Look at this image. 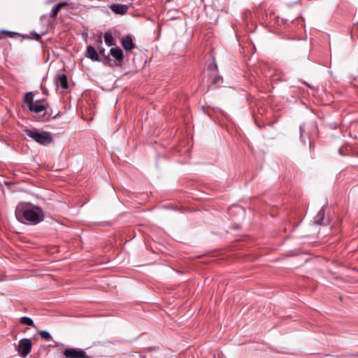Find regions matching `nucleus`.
Instances as JSON below:
<instances>
[{
  "label": "nucleus",
  "instance_id": "f257e3e1",
  "mask_svg": "<svg viewBox=\"0 0 358 358\" xmlns=\"http://www.w3.org/2000/svg\"><path fill=\"white\" fill-rule=\"evenodd\" d=\"M17 220L22 223H29L31 224H37L44 220V213L43 210L36 206L31 208L27 204L18 205L15 211Z\"/></svg>",
  "mask_w": 358,
  "mask_h": 358
},
{
  "label": "nucleus",
  "instance_id": "f03ea898",
  "mask_svg": "<svg viewBox=\"0 0 358 358\" xmlns=\"http://www.w3.org/2000/svg\"><path fill=\"white\" fill-rule=\"evenodd\" d=\"M24 132L29 137L41 145H47L52 141L51 134L48 131L26 129Z\"/></svg>",
  "mask_w": 358,
  "mask_h": 358
},
{
  "label": "nucleus",
  "instance_id": "7ed1b4c3",
  "mask_svg": "<svg viewBox=\"0 0 358 358\" xmlns=\"http://www.w3.org/2000/svg\"><path fill=\"white\" fill-rule=\"evenodd\" d=\"M31 349V343L29 338H22L19 341L17 350L19 355L22 357H26Z\"/></svg>",
  "mask_w": 358,
  "mask_h": 358
},
{
  "label": "nucleus",
  "instance_id": "20e7f679",
  "mask_svg": "<svg viewBox=\"0 0 358 358\" xmlns=\"http://www.w3.org/2000/svg\"><path fill=\"white\" fill-rule=\"evenodd\" d=\"M63 354L66 358H87L86 352L80 348H67Z\"/></svg>",
  "mask_w": 358,
  "mask_h": 358
},
{
  "label": "nucleus",
  "instance_id": "39448f33",
  "mask_svg": "<svg viewBox=\"0 0 358 358\" xmlns=\"http://www.w3.org/2000/svg\"><path fill=\"white\" fill-rule=\"evenodd\" d=\"M48 106V103L44 100H37L31 104L28 109L35 113H38L42 111H45L46 108Z\"/></svg>",
  "mask_w": 358,
  "mask_h": 358
},
{
  "label": "nucleus",
  "instance_id": "423d86ee",
  "mask_svg": "<svg viewBox=\"0 0 358 358\" xmlns=\"http://www.w3.org/2000/svg\"><path fill=\"white\" fill-rule=\"evenodd\" d=\"M110 9L118 15H124L127 13L129 7L125 4L114 3L109 6Z\"/></svg>",
  "mask_w": 358,
  "mask_h": 358
},
{
  "label": "nucleus",
  "instance_id": "0eeeda50",
  "mask_svg": "<svg viewBox=\"0 0 358 358\" xmlns=\"http://www.w3.org/2000/svg\"><path fill=\"white\" fill-rule=\"evenodd\" d=\"M122 45L125 50H131L134 48L135 45L134 43L132 37L130 35H127L122 40Z\"/></svg>",
  "mask_w": 358,
  "mask_h": 358
},
{
  "label": "nucleus",
  "instance_id": "6e6552de",
  "mask_svg": "<svg viewBox=\"0 0 358 358\" xmlns=\"http://www.w3.org/2000/svg\"><path fill=\"white\" fill-rule=\"evenodd\" d=\"M110 54L119 62H122L124 59L123 52L120 48H112L110 50Z\"/></svg>",
  "mask_w": 358,
  "mask_h": 358
},
{
  "label": "nucleus",
  "instance_id": "1a4fd4ad",
  "mask_svg": "<svg viewBox=\"0 0 358 358\" xmlns=\"http://www.w3.org/2000/svg\"><path fill=\"white\" fill-rule=\"evenodd\" d=\"M87 53L89 58H90L93 61H99V57L98 53L94 47L89 45L87 47Z\"/></svg>",
  "mask_w": 358,
  "mask_h": 358
},
{
  "label": "nucleus",
  "instance_id": "9d476101",
  "mask_svg": "<svg viewBox=\"0 0 358 358\" xmlns=\"http://www.w3.org/2000/svg\"><path fill=\"white\" fill-rule=\"evenodd\" d=\"M57 85H60L63 89L68 88L67 77L65 74H59L57 77Z\"/></svg>",
  "mask_w": 358,
  "mask_h": 358
},
{
  "label": "nucleus",
  "instance_id": "9b49d317",
  "mask_svg": "<svg viewBox=\"0 0 358 358\" xmlns=\"http://www.w3.org/2000/svg\"><path fill=\"white\" fill-rule=\"evenodd\" d=\"M104 41L108 46H113L115 45V41L110 32H106L104 34Z\"/></svg>",
  "mask_w": 358,
  "mask_h": 358
},
{
  "label": "nucleus",
  "instance_id": "f8f14e48",
  "mask_svg": "<svg viewBox=\"0 0 358 358\" xmlns=\"http://www.w3.org/2000/svg\"><path fill=\"white\" fill-rule=\"evenodd\" d=\"M24 102L27 106V108H29L31 104L34 103L33 94L31 92H27L25 94Z\"/></svg>",
  "mask_w": 358,
  "mask_h": 358
},
{
  "label": "nucleus",
  "instance_id": "ddd939ff",
  "mask_svg": "<svg viewBox=\"0 0 358 358\" xmlns=\"http://www.w3.org/2000/svg\"><path fill=\"white\" fill-rule=\"evenodd\" d=\"M20 321L22 324L35 327L33 320L28 317H22Z\"/></svg>",
  "mask_w": 358,
  "mask_h": 358
},
{
  "label": "nucleus",
  "instance_id": "4468645a",
  "mask_svg": "<svg viewBox=\"0 0 358 358\" xmlns=\"http://www.w3.org/2000/svg\"><path fill=\"white\" fill-rule=\"evenodd\" d=\"M39 334L45 340H50L51 338V336L49 332L46 331H39Z\"/></svg>",
  "mask_w": 358,
  "mask_h": 358
},
{
  "label": "nucleus",
  "instance_id": "2eb2a0df",
  "mask_svg": "<svg viewBox=\"0 0 358 358\" xmlns=\"http://www.w3.org/2000/svg\"><path fill=\"white\" fill-rule=\"evenodd\" d=\"M60 10H61V8L58 6L56 5L55 7L52 10V12L50 14L51 17H56Z\"/></svg>",
  "mask_w": 358,
  "mask_h": 358
},
{
  "label": "nucleus",
  "instance_id": "dca6fc26",
  "mask_svg": "<svg viewBox=\"0 0 358 358\" xmlns=\"http://www.w3.org/2000/svg\"><path fill=\"white\" fill-rule=\"evenodd\" d=\"M68 5H69V3L66 1L60 2L57 4V6H58L61 9H62V8H63L66 6H68Z\"/></svg>",
  "mask_w": 358,
  "mask_h": 358
},
{
  "label": "nucleus",
  "instance_id": "f3484780",
  "mask_svg": "<svg viewBox=\"0 0 358 358\" xmlns=\"http://www.w3.org/2000/svg\"><path fill=\"white\" fill-rule=\"evenodd\" d=\"M68 5H69V3L66 1L60 2L57 4V6H58L61 9H62V8H63L66 6H68Z\"/></svg>",
  "mask_w": 358,
  "mask_h": 358
},
{
  "label": "nucleus",
  "instance_id": "a211bd4d",
  "mask_svg": "<svg viewBox=\"0 0 358 358\" xmlns=\"http://www.w3.org/2000/svg\"><path fill=\"white\" fill-rule=\"evenodd\" d=\"M317 216L318 217L321 218V220H322L323 217H324V211L323 210H320L319 213H317Z\"/></svg>",
  "mask_w": 358,
  "mask_h": 358
},
{
  "label": "nucleus",
  "instance_id": "6ab92c4d",
  "mask_svg": "<svg viewBox=\"0 0 358 358\" xmlns=\"http://www.w3.org/2000/svg\"><path fill=\"white\" fill-rule=\"evenodd\" d=\"M220 80H222V78L220 77H217V78H215L214 80H213V82L215 83H218Z\"/></svg>",
  "mask_w": 358,
  "mask_h": 358
},
{
  "label": "nucleus",
  "instance_id": "aec40b11",
  "mask_svg": "<svg viewBox=\"0 0 358 358\" xmlns=\"http://www.w3.org/2000/svg\"><path fill=\"white\" fill-rule=\"evenodd\" d=\"M99 52H100V53H101V54H102V53H103V52H104L105 50H104V48H99Z\"/></svg>",
  "mask_w": 358,
  "mask_h": 358
},
{
  "label": "nucleus",
  "instance_id": "412c9836",
  "mask_svg": "<svg viewBox=\"0 0 358 358\" xmlns=\"http://www.w3.org/2000/svg\"><path fill=\"white\" fill-rule=\"evenodd\" d=\"M2 33L6 34H12V32H10L9 31H2Z\"/></svg>",
  "mask_w": 358,
  "mask_h": 358
},
{
  "label": "nucleus",
  "instance_id": "4be33fe9",
  "mask_svg": "<svg viewBox=\"0 0 358 358\" xmlns=\"http://www.w3.org/2000/svg\"><path fill=\"white\" fill-rule=\"evenodd\" d=\"M97 42H98L99 43H100L101 45L102 44V41H101V39H99V40L97 41Z\"/></svg>",
  "mask_w": 358,
  "mask_h": 358
},
{
  "label": "nucleus",
  "instance_id": "5701e85b",
  "mask_svg": "<svg viewBox=\"0 0 358 358\" xmlns=\"http://www.w3.org/2000/svg\"><path fill=\"white\" fill-rule=\"evenodd\" d=\"M40 37H41L40 35H37L36 39H39Z\"/></svg>",
  "mask_w": 358,
  "mask_h": 358
}]
</instances>
